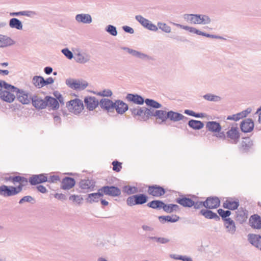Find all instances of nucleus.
Returning a JSON list of instances; mask_svg holds the SVG:
<instances>
[{"label": "nucleus", "instance_id": "1", "mask_svg": "<svg viewBox=\"0 0 261 261\" xmlns=\"http://www.w3.org/2000/svg\"><path fill=\"white\" fill-rule=\"evenodd\" d=\"M8 90L16 94L15 97L23 105H27L30 102V98H29V93L22 89L10 84Z\"/></svg>", "mask_w": 261, "mask_h": 261}, {"label": "nucleus", "instance_id": "2", "mask_svg": "<svg viewBox=\"0 0 261 261\" xmlns=\"http://www.w3.org/2000/svg\"><path fill=\"white\" fill-rule=\"evenodd\" d=\"M148 197L144 194H139L129 196L126 199L128 206H133L135 205H141L147 202Z\"/></svg>", "mask_w": 261, "mask_h": 261}, {"label": "nucleus", "instance_id": "3", "mask_svg": "<svg viewBox=\"0 0 261 261\" xmlns=\"http://www.w3.org/2000/svg\"><path fill=\"white\" fill-rule=\"evenodd\" d=\"M66 107L70 112L75 114H79L84 109L83 101L78 98L68 101L66 104Z\"/></svg>", "mask_w": 261, "mask_h": 261}, {"label": "nucleus", "instance_id": "4", "mask_svg": "<svg viewBox=\"0 0 261 261\" xmlns=\"http://www.w3.org/2000/svg\"><path fill=\"white\" fill-rule=\"evenodd\" d=\"M191 198L187 197L185 195H181L175 199L176 202L185 207H191L194 204V199H197V197L193 195H189Z\"/></svg>", "mask_w": 261, "mask_h": 261}, {"label": "nucleus", "instance_id": "5", "mask_svg": "<svg viewBox=\"0 0 261 261\" xmlns=\"http://www.w3.org/2000/svg\"><path fill=\"white\" fill-rule=\"evenodd\" d=\"M99 191H101L104 194L112 197L119 196L121 194V190L117 187L111 186H106L99 189Z\"/></svg>", "mask_w": 261, "mask_h": 261}, {"label": "nucleus", "instance_id": "6", "mask_svg": "<svg viewBox=\"0 0 261 261\" xmlns=\"http://www.w3.org/2000/svg\"><path fill=\"white\" fill-rule=\"evenodd\" d=\"M66 84L70 88L75 90H83L88 86L87 82H81L71 79H67Z\"/></svg>", "mask_w": 261, "mask_h": 261}, {"label": "nucleus", "instance_id": "7", "mask_svg": "<svg viewBox=\"0 0 261 261\" xmlns=\"http://www.w3.org/2000/svg\"><path fill=\"white\" fill-rule=\"evenodd\" d=\"M226 137L230 140L231 143L237 144L240 137L239 128L237 126H232L226 132Z\"/></svg>", "mask_w": 261, "mask_h": 261}, {"label": "nucleus", "instance_id": "8", "mask_svg": "<svg viewBox=\"0 0 261 261\" xmlns=\"http://www.w3.org/2000/svg\"><path fill=\"white\" fill-rule=\"evenodd\" d=\"M135 18L142 26L147 29L153 32H156L158 30V26L153 24L149 20L144 18L141 15H136Z\"/></svg>", "mask_w": 261, "mask_h": 261}, {"label": "nucleus", "instance_id": "9", "mask_svg": "<svg viewBox=\"0 0 261 261\" xmlns=\"http://www.w3.org/2000/svg\"><path fill=\"white\" fill-rule=\"evenodd\" d=\"M148 193L153 197H159L165 194V190L162 187L154 185L149 186Z\"/></svg>", "mask_w": 261, "mask_h": 261}, {"label": "nucleus", "instance_id": "10", "mask_svg": "<svg viewBox=\"0 0 261 261\" xmlns=\"http://www.w3.org/2000/svg\"><path fill=\"white\" fill-rule=\"evenodd\" d=\"M239 206V201L238 199L233 200L232 198H227L223 203V207L224 208L229 210H236Z\"/></svg>", "mask_w": 261, "mask_h": 261}, {"label": "nucleus", "instance_id": "11", "mask_svg": "<svg viewBox=\"0 0 261 261\" xmlns=\"http://www.w3.org/2000/svg\"><path fill=\"white\" fill-rule=\"evenodd\" d=\"M47 180V174H40L33 175L29 178V182L32 185H36L41 183L46 182Z\"/></svg>", "mask_w": 261, "mask_h": 261}, {"label": "nucleus", "instance_id": "12", "mask_svg": "<svg viewBox=\"0 0 261 261\" xmlns=\"http://www.w3.org/2000/svg\"><path fill=\"white\" fill-rule=\"evenodd\" d=\"M205 207L208 209L216 208L220 204V199L217 197H208L204 201Z\"/></svg>", "mask_w": 261, "mask_h": 261}, {"label": "nucleus", "instance_id": "13", "mask_svg": "<svg viewBox=\"0 0 261 261\" xmlns=\"http://www.w3.org/2000/svg\"><path fill=\"white\" fill-rule=\"evenodd\" d=\"M84 102L87 109L89 111H93L99 105L98 100L92 96L86 97L84 99Z\"/></svg>", "mask_w": 261, "mask_h": 261}, {"label": "nucleus", "instance_id": "14", "mask_svg": "<svg viewBox=\"0 0 261 261\" xmlns=\"http://www.w3.org/2000/svg\"><path fill=\"white\" fill-rule=\"evenodd\" d=\"M166 116L167 119H169L170 121L173 122H177L184 119H185V120L188 119V118L184 116L181 114L179 113L178 112H174L173 111H170L167 112Z\"/></svg>", "mask_w": 261, "mask_h": 261}, {"label": "nucleus", "instance_id": "15", "mask_svg": "<svg viewBox=\"0 0 261 261\" xmlns=\"http://www.w3.org/2000/svg\"><path fill=\"white\" fill-rule=\"evenodd\" d=\"M12 92L8 90H2L1 89L0 90V99L9 103L12 102L15 98V95Z\"/></svg>", "mask_w": 261, "mask_h": 261}, {"label": "nucleus", "instance_id": "16", "mask_svg": "<svg viewBox=\"0 0 261 261\" xmlns=\"http://www.w3.org/2000/svg\"><path fill=\"white\" fill-rule=\"evenodd\" d=\"M33 106L37 109H43L46 107L45 99H42L37 96H33L32 98Z\"/></svg>", "mask_w": 261, "mask_h": 261}, {"label": "nucleus", "instance_id": "17", "mask_svg": "<svg viewBox=\"0 0 261 261\" xmlns=\"http://www.w3.org/2000/svg\"><path fill=\"white\" fill-rule=\"evenodd\" d=\"M240 127L243 132H250L254 127L253 121L251 119H246L241 122Z\"/></svg>", "mask_w": 261, "mask_h": 261}, {"label": "nucleus", "instance_id": "18", "mask_svg": "<svg viewBox=\"0 0 261 261\" xmlns=\"http://www.w3.org/2000/svg\"><path fill=\"white\" fill-rule=\"evenodd\" d=\"M115 109L118 114H123L128 109V105L121 100H117L114 102Z\"/></svg>", "mask_w": 261, "mask_h": 261}, {"label": "nucleus", "instance_id": "19", "mask_svg": "<svg viewBox=\"0 0 261 261\" xmlns=\"http://www.w3.org/2000/svg\"><path fill=\"white\" fill-rule=\"evenodd\" d=\"M15 42L11 37L0 34V47L4 48L12 46L15 44Z\"/></svg>", "mask_w": 261, "mask_h": 261}, {"label": "nucleus", "instance_id": "20", "mask_svg": "<svg viewBox=\"0 0 261 261\" xmlns=\"http://www.w3.org/2000/svg\"><path fill=\"white\" fill-rule=\"evenodd\" d=\"M0 195L4 197L15 196L13 186L3 185L0 186Z\"/></svg>", "mask_w": 261, "mask_h": 261}, {"label": "nucleus", "instance_id": "21", "mask_svg": "<svg viewBox=\"0 0 261 261\" xmlns=\"http://www.w3.org/2000/svg\"><path fill=\"white\" fill-rule=\"evenodd\" d=\"M126 99L129 101L140 105L143 104L145 102L144 98L137 94H127L126 96Z\"/></svg>", "mask_w": 261, "mask_h": 261}, {"label": "nucleus", "instance_id": "22", "mask_svg": "<svg viewBox=\"0 0 261 261\" xmlns=\"http://www.w3.org/2000/svg\"><path fill=\"white\" fill-rule=\"evenodd\" d=\"M75 184L74 178L65 177L62 179L61 188L63 190H69L72 188Z\"/></svg>", "mask_w": 261, "mask_h": 261}, {"label": "nucleus", "instance_id": "23", "mask_svg": "<svg viewBox=\"0 0 261 261\" xmlns=\"http://www.w3.org/2000/svg\"><path fill=\"white\" fill-rule=\"evenodd\" d=\"M114 103V102L111 100L107 98H102L99 102L100 107L108 112L110 111L112 109H114V107H115Z\"/></svg>", "mask_w": 261, "mask_h": 261}, {"label": "nucleus", "instance_id": "24", "mask_svg": "<svg viewBox=\"0 0 261 261\" xmlns=\"http://www.w3.org/2000/svg\"><path fill=\"white\" fill-rule=\"evenodd\" d=\"M74 59L77 63L85 64L90 60V56L85 53H79L75 55Z\"/></svg>", "mask_w": 261, "mask_h": 261}, {"label": "nucleus", "instance_id": "25", "mask_svg": "<svg viewBox=\"0 0 261 261\" xmlns=\"http://www.w3.org/2000/svg\"><path fill=\"white\" fill-rule=\"evenodd\" d=\"M206 127L208 130L213 133H219L222 128L220 124L216 121L207 122Z\"/></svg>", "mask_w": 261, "mask_h": 261}, {"label": "nucleus", "instance_id": "26", "mask_svg": "<svg viewBox=\"0 0 261 261\" xmlns=\"http://www.w3.org/2000/svg\"><path fill=\"white\" fill-rule=\"evenodd\" d=\"M200 214L203 216L205 218L212 219H214L216 221H219L220 218L219 216L211 210L202 209L200 211Z\"/></svg>", "mask_w": 261, "mask_h": 261}, {"label": "nucleus", "instance_id": "27", "mask_svg": "<svg viewBox=\"0 0 261 261\" xmlns=\"http://www.w3.org/2000/svg\"><path fill=\"white\" fill-rule=\"evenodd\" d=\"M250 225L256 229L261 228V217L258 215L252 216L249 220Z\"/></svg>", "mask_w": 261, "mask_h": 261}, {"label": "nucleus", "instance_id": "28", "mask_svg": "<svg viewBox=\"0 0 261 261\" xmlns=\"http://www.w3.org/2000/svg\"><path fill=\"white\" fill-rule=\"evenodd\" d=\"M102 197H103V193L98 190L97 193L89 194L86 198V201L90 203L97 202L99 198Z\"/></svg>", "mask_w": 261, "mask_h": 261}, {"label": "nucleus", "instance_id": "29", "mask_svg": "<svg viewBox=\"0 0 261 261\" xmlns=\"http://www.w3.org/2000/svg\"><path fill=\"white\" fill-rule=\"evenodd\" d=\"M46 101V106L51 107L53 110H57L59 108V104L58 100L53 97L46 96L45 97Z\"/></svg>", "mask_w": 261, "mask_h": 261}, {"label": "nucleus", "instance_id": "30", "mask_svg": "<svg viewBox=\"0 0 261 261\" xmlns=\"http://www.w3.org/2000/svg\"><path fill=\"white\" fill-rule=\"evenodd\" d=\"M180 218L179 216L174 215L170 216H161L159 217V220L162 223H165L166 222L174 223L178 221Z\"/></svg>", "mask_w": 261, "mask_h": 261}, {"label": "nucleus", "instance_id": "31", "mask_svg": "<svg viewBox=\"0 0 261 261\" xmlns=\"http://www.w3.org/2000/svg\"><path fill=\"white\" fill-rule=\"evenodd\" d=\"M75 20L83 23H90L92 22L91 16L88 14H77L75 16Z\"/></svg>", "mask_w": 261, "mask_h": 261}, {"label": "nucleus", "instance_id": "32", "mask_svg": "<svg viewBox=\"0 0 261 261\" xmlns=\"http://www.w3.org/2000/svg\"><path fill=\"white\" fill-rule=\"evenodd\" d=\"M80 187L82 189L92 191L94 187V184L90 180L83 179L80 182Z\"/></svg>", "mask_w": 261, "mask_h": 261}, {"label": "nucleus", "instance_id": "33", "mask_svg": "<svg viewBox=\"0 0 261 261\" xmlns=\"http://www.w3.org/2000/svg\"><path fill=\"white\" fill-rule=\"evenodd\" d=\"M224 225L229 233L232 234L235 233L236 230V227L234 224V222L232 219L228 218L227 221L224 222Z\"/></svg>", "mask_w": 261, "mask_h": 261}, {"label": "nucleus", "instance_id": "34", "mask_svg": "<svg viewBox=\"0 0 261 261\" xmlns=\"http://www.w3.org/2000/svg\"><path fill=\"white\" fill-rule=\"evenodd\" d=\"M167 114V112L165 110H156L155 112V119L156 120H159L160 121L159 123L161 124L163 122H165L167 121V118L166 115Z\"/></svg>", "mask_w": 261, "mask_h": 261}, {"label": "nucleus", "instance_id": "35", "mask_svg": "<svg viewBox=\"0 0 261 261\" xmlns=\"http://www.w3.org/2000/svg\"><path fill=\"white\" fill-rule=\"evenodd\" d=\"M200 14H185L184 18L191 23L200 24Z\"/></svg>", "mask_w": 261, "mask_h": 261}, {"label": "nucleus", "instance_id": "36", "mask_svg": "<svg viewBox=\"0 0 261 261\" xmlns=\"http://www.w3.org/2000/svg\"><path fill=\"white\" fill-rule=\"evenodd\" d=\"M248 239L249 242L255 247L258 248L259 245V240L261 239V236L255 234H249L248 236Z\"/></svg>", "mask_w": 261, "mask_h": 261}, {"label": "nucleus", "instance_id": "37", "mask_svg": "<svg viewBox=\"0 0 261 261\" xmlns=\"http://www.w3.org/2000/svg\"><path fill=\"white\" fill-rule=\"evenodd\" d=\"M253 145V142L249 139H246L242 141L240 147V150L243 152L248 151Z\"/></svg>", "mask_w": 261, "mask_h": 261}, {"label": "nucleus", "instance_id": "38", "mask_svg": "<svg viewBox=\"0 0 261 261\" xmlns=\"http://www.w3.org/2000/svg\"><path fill=\"white\" fill-rule=\"evenodd\" d=\"M188 125L194 129H200L204 126V124L202 122L191 119L188 122Z\"/></svg>", "mask_w": 261, "mask_h": 261}, {"label": "nucleus", "instance_id": "39", "mask_svg": "<svg viewBox=\"0 0 261 261\" xmlns=\"http://www.w3.org/2000/svg\"><path fill=\"white\" fill-rule=\"evenodd\" d=\"M43 82L44 78L41 76L36 75L32 79V84L38 89L43 87Z\"/></svg>", "mask_w": 261, "mask_h": 261}, {"label": "nucleus", "instance_id": "40", "mask_svg": "<svg viewBox=\"0 0 261 261\" xmlns=\"http://www.w3.org/2000/svg\"><path fill=\"white\" fill-rule=\"evenodd\" d=\"M9 26L11 28L16 29L19 30L22 29V24L21 21L16 18H13L10 20Z\"/></svg>", "mask_w": 261, "mask_h": 261}, {"label": "nucleus", "instance_id": "41", "mask_svg": "<svg viewBox=\"0 0 261 261\" xmlns=\"http://www.w3.org/2000/svg\"><path fill=\"white\" fill-rule=\"evenodd\" d=\"M164 202L159 200H154L147 204V206L153 209L163 208Z\"/></svg>", "mask_w": 261, "mask_h": 261}, {"label": "nucleus", "instance_id": "42", "mask_svg": "<svg viewBox=\"0 0 261 261\" xmlns=\"http://www.w3.org/2000/svg\"><path fill=\"white\" fill-rule=\"evenodd\" d=\"M145 102L146 105L154 109H159L162 106L161 103L152 99L147 98L145 100Z\"/></svg>", "mask_w": 261, "mask_h": 261}, {"label": "nucleus", "instance_id": "43", "mask_svg": "<svg viewBox=\"0 0 261 261\" xmlns=\"http://www.w3.org/2000/svg\"><path fill=\"white\" fill-rule=\"evenodd\" d=\"M219 216L221 217L222 219L225 222L227 221V219L230 215L231 212L229 210L224 211L223 209L220 208L217 211Z\"/></svg>", "mask_w": 261, "mask_h": 261}, {"label": "nucleus", "instance_id": "44", "mask_svg": "<svg viewBox=\"0 0 261 261\" xmlns=\"http://www.w3.org/2000/svg\"><path fill=\"white\" fill-rule=\"evenodd\" d=\"M130 54L133 55L134 57H136L138 58L141 59H149L150 57L148 55L142 53L140 51H138L137 50H134L132 49V50H131Z\"/></svg>", "mask_w": 261, "mask_h": 261}, {"label": "nucleus", "instance_id": "45", "mask_svg": "<svg viewBox=\"0 0 261 261\" xmlns=\"http://www.w3.org/2000/svg\"><path fill=\"white\" fill-rule=\"evenodd\" d=\"M146 107H141L139 109V114L137 117H138V119L141 121H146L147 120V117L145 111Z\"/></svg>", "mask_w": 261, "mask_h": 261}, {"label": "nucleus", "instance_id": "46", "mask_svg": "<svg viewBox=\"0 0 261 261\" xmlns=\"http://www.w3.org/2000/svg\"><path fill=\"white\" fill-rule=\"evenodd\" d=\"M123 191L127 195L135 194L138 192V189L135 187H131L129 186H125L123 188Z\"/></svg>", "mask_w": 261, "mask_h": 261}, {"label": "nucleus", "instance_id": "47", "mask_svg": "<svg viewBox=\"0 0 261 261\" xmlns=\"http://www.w3.org/2000/svg\"><path fill=\"white\" fill-rule=\"evenodd\" d=\"M158 28L166 33H169L171 31V27L165 23L159 22L158 23Z\"/></svg>", "mask_w": 261, "mask_h": 261}, {"label": "nucleus", "instance_id": "48", "mask_svg": "<svg viewBox=\"0 0 261 261\" xmlns=\"http://www.w3.org/2000/svg\"><path fill=\"white\" fill-rule=\"evenodd\" d=\"M203 98L208 101H218L221 100V97L211 94H206L203 96Z\"/></svg>", "mask_w": 261, "mask_h": 261}, {"label": "nucleus", "instance_id": "49", "mask_svg": "<svg viewBox=\"0 0 261 261\" xmlns=\"http://www.w3.org/2000/svg\"><path fill=\"white\" fill-rule=\"evenodd\" d=\"M106 31L112 36H116L117 35L116 28L113 25H108L106 28Z\"/></svg>", "mask_w": 261, "mask_h": 261}, {"label": "nucleus", "instance_id": "50", "mask_svg": "<svg viewBox=\"0 0 261 261\" xmlns=\"http://www.w3.org/2000/svg\"><path fill=\"white\" fill-rule=\"evenodd\" d=\"M200 17H199L200 24H208L211 22V20L208 16L205 15H200Z\"/></svg>", "mask_w": 261, "mask_h": 261}, {"label": "nucleus", "instance_id": "51", "mask_svg": "<svg viewBox=\"0 0 261 261\" xmlns=\"http://www.w3.org/2000/svg\"><path fill=\"white\" fill-rule=\"evenodd\" d=\"M237 218L239 219L240 218H241L242 220L243 221L247 219V214L246 211H244L243 210H239L238 212H237Z\"/></svg>", "mask_w": 261, "mask_h": 261}, {"label": "nucleus", "instance_id": "52", "mask_svg": "<svg viewBox=\"0 0 261 261\" xmlns=\"http://www.w3.org/2000/svg\"><path fill=\"white\" fill-rule=\"evenodd\" d=\"M157 110H155L154 108H146V114L147 117V120L149 119V117L153 116L155 117V112Z\"/></svg>", "mask_w": 261, "mask_h": 261}, {"label": "nucleus", "instance_id": "53", "mask_svg": "<svg viewBox=\"0 0 261 261\" xmlns=\"http://www.w3.org/2000/svg\"><path fill=\"white\" fill-rule=\"evenodd\" d=\"M61 52L68 59H71L73 57L72 53L67 48L62 49Z\"/></svg>", "mask_w": 261, "mask_h": 261}, {"label": "nucleus", "instance_id": "54", "mask_svg": "<svg viewBox=\"0 0 261 261\" xmlns=\"http://www.w3.org/2000/svg\"><path fill=\"white\" fill-rule=\"evenodd\" d=\"M69 199L78 204H80L83 200V198L80 195H72L69 196Z\"/></svg>", "mask_w": 261, "mask_h": 261}, {"label": "nucleus", "instance_id": "55", "mask_svg": "<svg viewBox=\"0 0 261 261\" xmlns=\"http://www.w3.org/2000/svg\"><path fill=\"white\" fill-rule=\"evenodd\" d=\"M193 206L195 209H200L203 206L205 207L204 201H200L197 200V199H194V204Z\"/></svg>", "mask_w": 261, "mask_h": 261}, {"label": "nucleus", "instance_id": "56", "mask_svg": "<svg viewBox=\"0 0 261 261\" xmlns=\"http://www.w3.org/2000/svg\"><path fill=\"white\" fill-rule=\"evenodd\" d=\"M113 170L116 172H119L122 168L121 163L117 161H114L112 162Z\"/></svg>", "mask_w": 261, "mask_h": 261}, {"label": "nucleus", "instance_id": "57", "mask_svg": "<svg viewBox=\"0 0 261 261\" xmlns=\"http://www.w3.org/2000/svg\"><path fill=\"white\" fill-rule=\"evenodd\" d=\"M54 95L56 97V99L58 100V102L59 101L61 105L64 104V98L58 91H55L54 92Z\"/></svg>", "mask_w": 261, "mask_h": 261}, {"label": "nucleus", "instance_id": "58", "mask_svg": "<svg viewBox=\"0 0 261 261\" xmlns=\"http://www.w3.org/2000/svg\"><path fill=\"white\" fill-rule=\"evenodd\" d=\"M187 30L190 33L196 34L198 35H201L202 32L199 31V30L196 29L195 28L191 27L189 26H187L186 30Z\"/></svg>", "mask_w": 261, "mask_h": 261}, {"label": "nucleus", "instance_id": "59", "mask_svg": "<svg viewBox=\"0 0 261 261\" xmlns=\"http://www.w3.org/2000/svg\"><path fill=\"white\" fill-rule=\"evenodd\" d=\"M34 198L31 196H25L22 197L19 201V204H22L25 202H32L34 201Z\"/></svg>", "mask_w": 261, "mask_h": 261}, {"label": "nucleus", "instance_id": "60", "mask_svg": "<svg viewBox=\"0 0 261 261\" xmlns=\"http://www.w3.org/2000/svg\"><path fill=\"white\" fill-rule=\"evenodd\" d=\"M163 209L165 212L167 213H173L172 204H166L165 203H164Z\"/></svg>", "mask_w": 261, "mask_h": 261}, {"label": "nucleus", "instance_id": "61", "mask_svg": "<svg viewBox=\"0 0 261 261\" xmlns=\"http://www.w3.org/2000/svg\"><path fill=\"white\" fill-rule=\"evenodd\" d=\"M59 180H60L59 176L57 175H51L49 177V178H47V180L46 181L51 183V182H56Z\"/></svg>", "mask_w": 261, "mask_h": 261}, {"label": "nucleus", "instance_id": "62", "mask_svg": "<svg viewBox=\"0 0 261 261\" xmlns=\"http://www.w3.org/2000/svg\"><path fill=\"white\" fill-rule=\"evenodd\" d=\"M23 187V186L20 184L17 187L13 186V189L15 195H16L17 194H19L20 192H21Z\"/></svg>", "mask_w": 261, "mask_h": 261}, {"label": "nucleus", "instance_id": "63", "mask_svg": "<svg viewBox=\"0 0 261 261\" xmlns=\"http://www.w3.org/2000/svg\"><path fill=\"white\" fill-rule=\"evenodd\" d=\"M99 95L109 97L112 95V92L111 90H104L98 93Z\"/></svg>", "mask_w": 261, "mask_h": 261}, {"label": "nucleus", "instance_id": "64", "mask_svg": "<svg viewBox=\"0 0 261 261\" xmlns=\"http://www.w3.org/2000/svg\"><path fill=\"white\" fill-rule=\"evenodd\" d=\"M10 86V84L6 83L5 81L0 80V90L4 88L5 89L8 90Z\"/></svg>", "mask_w": 261, "mask_h": 261}]
</instances>
